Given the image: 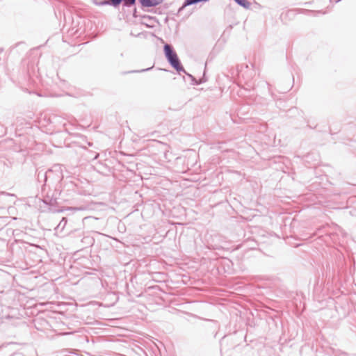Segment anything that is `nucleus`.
<instances>
[{
    "label": "nucleus",
    "mask_w": 356,
    "mask_h": 356,
    "mask_svg": "<svg viewBox=\"0 0 356 356\" xmlns=\"http://www.w3.org/2000/svg\"><path fill=\"white\" fill-rule=\"evenodd\" d=\"M163 51L165 56L170 65L178 72H184L191 79L192 85H199L202 83L201 81H197L193 76L185 71L177 53L170 44H165L163 46Z\"/></svg>",
    "instance_id": "nucleus-1"
},
{
    "label": "nucleus",
    "mask_w": 356,
    "mask_h": 356,
    "mask_svg": "<svg viewBox=\"0 0 356 356\" xmlns=\"http://www.w3.org/2000/svg\"><path fill=\"white\" fill-rule=\"evenodd\" d=\"M136 0H101L100 1H95L97 6L110 5L115 8L119 6L123 1L125 6H131L135 4Z\"/></svg>",
    "instance_id": "nucleus-2"
},
{
    "label": "nucleus",
    "mask_w": 356,
    "mask_h": 356,
    "mask_svg": "<svg viewBox=\"0 0 356 356\" xmlns=\"http://www.w3.org/2000/svg\"><path fill=\"white\" fill-rule=\"evenodd\" d=\"M0 199L7 203L8 208L10 207L12 204H15L17 200L15 195L5 192L0 195Z\"/></svg>",
    "instance_id": "nucleus-3"
},
{
    "label": "nucleus",
    "mask_w": 356,
    "mask_h": 356,
    "mask_svg": "<svg viewBox=\"0 0 356 356\" xmlns=\"http://www.w3.org/2000/svg\"><path fill=\"white\" fill-rule=\"evenodd\" d=\"M143 7H153L161 4L163 0H138Z\"/></svg>",
    "instance_id": "nucleus-4"
},
{
    "label": "nucleus",
    "mask_w": 356,
    "mask_h": 356,
    "mask_svg": "<svg viewBox=\"0 0 356 356\" xmlns=\"http://www.w3.org/2000/svg\"><path fill=\"white\" fill-rule=\"evenodd\" d=\"M49 174L51 172H55L56 175L58 177H63L62 175V165L60 164H56L54 165L51 168L48 170Z\"/></svg>",
    "instance_id": "nucleus-5"
},
{
    "label": "nucleus",
    "mask_w": 356,
    "mask_h": 356,
    "mask_svg": "<svg viewBox=\"0 0 356 356\" xmlns=\"http://www.w3.org/2000/svg\"><path fill=\"white\" fill-rule=\"evenodd\" d=\"M49 175L50 174H49L48 170L47 172H42V171H38V179L39 181H42L44 182V184H45V183L47 181L48 177H50Z\"/></svg>",
    "instance_id": "nucleus-6"
},
{
    "label": "nucleus",
    "mask_w": 356,
    "mask_h": 356,
    "mask_svg": "<svg viewBox=\"0 0 356 356\" xmlns=\"http://www.w3.org/2000/svg\"><path fill=\"white\" fill-rule=\"evenodd\" d=\"M198 0H184L182 6L179 8L178 13H180L186 7L194 4H197Z\"/></svg>",
    "instance_id": "nucleus-7"
},
{
    "label": "nucleus",
    "mask_w": 356,
    "mask_h": 356,
    "mask_svg": "<svg viewBox=\"0 0 356 356\" xmlns=\"http://www.w3.org/2000/svg\"><path fill=\"white\" fill-rule=\"evenodd\" d=\"M237 4L241 6L244 8H249L250 6V3L247 0H234Z\"/></svg>",
    "instance_id": "nucleus-8"
},
{
    "label": "nucleus",
    "mask_w": 356,
    "mask_h": 356,
    "mask_svg": "<svg viewBox=\"0 0 356 356\" xmlns=\"http://www.w3.org/2000/svg\"><path fill=\"white\" fill-rule=\"evenodd\" d=\"M152 68V67H148V68H146V69H142L140 70H131V71H129V72H122V74H129V73H140V72H144L149 71Z\"/></svg>",
    "instance_id": "nucleus-9"
},
{
    "label": "nucleus",
    "mask_w": 356,
    "mask_h": 356,
    "mask_svg": "<svg viewBox=\"0 0 356 356\" xmlns=\"http://www.w3.org/2000/svg\"><path fill=\"white\" fill-rule=\"evenodd\" d=\"M66 224H67V218L65 217H63L60 220V222L58 223V227H60L61 229H63L64 227H65Z\"/></svg>",
    "instance_id": "nucleus-10"
},
{
    "label": "nucleus",
    "mask_w": 356,
    "mask_h": 356,
    "mask_svg": "<svg viewBox=\"0 0 356 356\" xmlns=\"http://www.w3.org/2000/svg\"><path fill=\"white\" fill-rule=\"evenodd\" d=\"M66 210L77 211V210H79V209L76 208V207H68V208L66 209Z\"/></svg>",
    "instance_id": "nucleus-11"
},
{
    "label": "nucleus",
    "mask_w": 356,
    "mask_h": 356,
    "mask_svg": "<svg viewBox=\"0 0 356 356\" xmlns=\"http://www.w3.org/2000/svg\"><path fill=\"white\" fill-rule=\"evenodd\" d=\"M209 0H198V3H200V2H207Z\"/></svg>",
    "instance_id": "nucleus-12"
},
{
    "label": "nucleus",
    "mask_w": 356,
    "mask_h": 356,
    "mask_svg": "<svg viewBox=\"0 0 356 356\" xmlns=\"http://www.w3.org/2000/svg\"><path fill=\"white\" fill-rule=\"evenodd\" d=\"M339 356H347L345 353H341Z\"/></svg>",
    "instance_id": "nucleus-13"
},
{
    "label": "nucleus",
    "mask_w": 356,
    "mask_h": 356,
    "mask_svg": "<svg viewBox=\"0 0 356 356\" xmlns=\"http://www.w3.org/2000/svg\"><path fill=\"white\" fill-rule=\"evenodd\" d=\"M340 1H341V0H336V2L337 3V2H339Z\"/></svg>",
    "instance_id": "nucleus-14"
}]
</instances>
